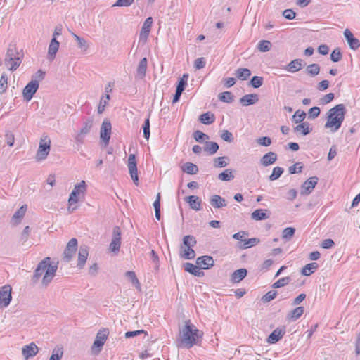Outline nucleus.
Instances as JSON below:
<instances>
[{
	"label": "nucleus",
	"instance_id": "59",
	"mask_svg": "<svg viewBox=\"0 0 360 360\" xmlns=\"http://www.w3.org/2000/svg\"><path fill=\"white\" fill-rule=\"evenodd\" d=\"M143 133L144 138L148 140L150 134L149 117L145 120L144 124L143 125Z\"/></svg>",
	"mask_w": 360,
	"mask_h": 360
},
{
	"label": "nucleus",
	"instance_id": "16",
	"mask_svg": "<svg viewBox=\"0 0 360 360\" xmlns=\"http://www.w3.org/2000/svg\"><path fill=\"white\" fill-rule=\"evenodd\" d=\"M89 256V248L86 245H81L78 253L77 267L81 269L85 265Z\"/></svg>",
	"mask_w": 360,
	"mask_h": 360
},
{
	"label": "nucleus",
	"instance_id": "56",
	"mask_svg": "<svg viewBox=\"0 0 360 360\" xmlns=\"http://www.w3.org/2000/svg\"><path fill=\"white\" fill-rule=\"evenodd\" d=\"M303 165L301 162H296L293 165L289 167L288 172L290 174H293L295 173H301L302 171Z\"/></svg>",
	"mask_w": 360,
	"mask_h": 360
},
{
	"label": "nucleus",
	"instance_id": "19",
	"mask_svg": "<svg viewBox=\"0 0 360 360\" xmlns=\"http://www.w3.org/2000/svg\"><path fill=\"white\" fill-rule=\"evenodd\" d=\"M185 200L189 204L191 209L199 211L202 209V202L198 196L190 195L185 198Z\"/></svg>",
	"mask_w": 360,
	"mask_h": 360
},
{
	"label": "nucleus",
	"instance_id": "4",
	"mask_svg": "<svg viewBox=\"0 0 360 360\" xmlns=\"http://www.w3.org/2000/svg\"><path fill=\"white\" fill-rule=\"evenodd\" d=\"M109 332L106 328L100 330L96 336L95 340L91 347V352L94 354H98L102 350L103 346L107 340Z\"/></svg>",
	"mask_w": 360,
	"mask_h": 360
},
{
	"label": "nucleus",
	"instance_id": "25",
	"mask_svg": "<svg viewBox=\"0 0 360 360\" xmlns=\"http://www.w3.org/2000/svg\"><path fill=\"white\" fill-rule=\"evenodd\" d=\"M277 160V155L274 152H269L266 153L260 160V163L267 167L270 165L274 164Z\"/></svg>",
	"mask_w": 360,
	"mask_h": 360
},
{
	"label": "nucleus",
	"instance_id": "57",
	"mask_svg": "<svg viewBox=\"0 0 360 360\" xmlns=\"http://www.w3.org/2000/svg\"><path fill=\"white\" fill-rule=\"evenodd\" d=\"M30 231L31 230L29 226L25 227L20 238V241L22 245H24L27 241Z\"/></svg>",
	"mask_w": 360,
	"mask_h": 360
},
{
	"label": "nucleus",
	"instance_id": "13",
	"mask_svg": "<svg viewBox=\"0 0 360 360\" xmlns=\"http://www.w3.org/2000/svg\"><path fill=\"white\" fill-rule=\"evenodd\" d=\"M153 25V18L148 17L146 19L142 26V28L139 34V41L146 43L149 35Z\"/></svg>",
	"mask_w": 360,
	"mask_h": 360
},
{
	"label": "nucleus",
	"instance_id": "54",
	"mask_svg": "<svg viewBox=\"0 0 360 360\" xmlns=\"http://www.w3.org/2000/svg\"><path fill=\"white\" fill-rule=\"evenodd\" d=\"M63 355L62 348H54L49 360H60Z\"/></svg>",
	"mask_w": 360,
	"mask_h": 360
},
{
	"label": "nucleus",
	"instance_id": "21",
	"mask_svg": "<svg viewBox=\"0 0 360 360\" xmlns=\"http://www.w3.org/2000/svg\"><path fill=\"white\" fill-rule=\"evenodd\" d=\"M285 334V330L283 328H276L268 337L267 342L274 344L280 340Z\"/></svg>",
	"mask_w": 360,
	"mask_h": 360
},
{
	"label": "nucleus",
	"instance_id": "3",
	"mask_svg": "<svg viewBox=\"0 0 360 360\" xmlns=\"http://www.w3.org/2000/svg\"><path fill=\"white\" fill-rule=\"evenodd\" d=\"M344 104H338L330 108L327 112V121L325 128L330 129L332 132L337 131L341 127L346 114Z\"/></svg>",
	"mask_w": 360,
	"mask_h": 360
},
{
	"label": "nucleus",
	"instance_id": "30",
	"mask_svg": "<svg viewBox=\"0 0 360 360\" xmlns=\"http://www.w3.org/2000/svg\"><path fill=\"white\" fill-rule=\"evenodd\" d=\"M27 210V206L22 205L21 206L13 215L12 217V222L14 224H18L20 222L21 219L25 214Z\"/></svg>",
	"mask_w": 360,
	"mask_h": 360
},
{
	"label": "nucleus",
	"instance_id": "42",
	"mask_svg": "<svg viewBox=\"0 0 360 360\" xmlns=\"http://www.w3.org/2000/svg\"><path fill=\"white\" fill-rule=\"evenodd\" d=\"M306 72L308 75L314 77L319 75L320 72V66L316 63L309 65L306 68Z\"/></svg>",
	"mask_w": 360,
	"mask_h": 360
},
{
	"label": "nucleus",
	"instance_id": "34",
	"mask_svg": "<svg viewBox=\"0 0 360 360\" xmlns=\"http://www.w3.org/2000/svg\"><path fill=\"white\" fill-rule=\"evenodd\" d=\"M266 211L262 209L256 210L251 214V217L256 221L266 219L269 218V216L266 214Z\"/></svg>",
	"mask_w": 360,
	"mask_h": 360
},
{
	"label": "nucleus",
	"instance_id": "43",
	"mask_svg": "<svg viewBox=\"0 0 360 360\" xmlns=\"http://www.w3.org/2000/svg\"><path fill=\"white\" fill-rule=\"evenodd\" d=\"M234 96L230 91H224L219 94V98L221 101L231 103L233 101Z\"/></svg>",
	"mask_w": 360,
	"mask_h": 360
},
{
	"label": "nucleus",
	"instance_id": "64",
	"mask_svg": "<svg viewBox=\"0 0 360 360\" xmlns=\"http://www.w3.org/2000/svg\"><path fill=\"white\" fill-rule=\"evenodd\" d=\"M221 138L228 143H231L233 141V134L228 130L222 131L221 134Z\"/></svg>",
	"mask_w": 360,
	"mask_h": 360
},
{
	"label": "nucleus",
	"instance_id": "1",
	"mask_svg": "<svg viewBox=\"0 0 360 360\" xmlns=\"http://www.w3.org/2000/svg\"><path fill=\"white\" fill-rule=\"evenodd\" d=\"M203 333L199 330L190 320L185 321L184 326L179 330V340L181 347L191 348L198 345L202 338Z\"/></svg>",
	"mask_w": 360,
	"mask_h": 360
},
{
	"label": "nucleus",
	"instance_id": "24",
	"mask_svg": "<svg viewBox=\"0 0 360 360\" xmlns=\"http://www.w3.org/2000/svg\"><path fill=\"white\" fill-rule=\"evenodd\" d=\"M258 95L256 94H246L240 98V102L243 106L253 105L258 101Z\"/></svg>",
	"mask_w": 360,
	"mask_h": 360
},
{
	"label": "nucleus",
	"instance_id": "38",
	"mask_svg": "<svg viewBox=\"0 0 360 360\" xmlns=\"http://www.w3.org/2000/svg\"><path fill=\"white\" fill-rule=\"evenodd\" d=\"M251 75V71L248 68H238L236 71V77L241 80L247 79Z\"/></svg>",
	"mask_w": 360,
	"mask_h": 360
},
{
	"label": "nucleus",
	"instance_id": "48",
	"mask_svg": "<svg viewBox=\"0 0 360 360\" xmlns=\"http://www.w3.org/2000/svg\"><path fill=\"white\" fill-rule=\"evenodd\" d=\"M5 58H22L16 48L13 46L8 47Z\"/></svg>",
	"mask_w": 360,
	"mask_h": 360
},
{
	"label": "nucleus",
	"instance_id": "35",
	"mask_svg": "<svg viewBox=\"0 0 360 360\" xmlns=\"http://www.w3.org/2000/svg\"><path fill=\"white\" fill-rule=\"evenodd\" d=\"M200 121L205 124H210L215 120V116L213 113L207 112L202 114L199 117Z\"/></svg>",
	"mask_w": 360,
	"mask_h": 360
},
{
	"label": "nucleus",
	"instance_id": "55",
	"mask_svg": "<svg viewBox=\"0 0 360 360\" xmlns=\"http://www.w3.org/2000/svg\"><path fill=\"white\" fill-rule=\"evenodd\" d=\"M295 229L292 227L285 228L282 233L283 239L290 240L295 234Z\"/></svg>",
	"mask_w": 360,
	"mask_h": 360
},
{
	"label": "nucleus",
	"instance_id": "28",
	"mask_svg": "<svg viewBox=\"0 0 360 360\" xmlns=\"http://www.w3.org/2000/svg\"><path fill=\"white\" fill-rule=\"evenodd\" d=\"M247 270L245 269H239L233 272L231 276L232 283H237L241 281L247 275Z\"/></svg>",
	"mask_w": 360,
	"mask_h": 360
},
{
	"label": "nucleus",
	"instance_id": "33",
	"mask_svg": "<svg viewBox=\"0 0 360 360\" xmlns=\"http://www.w3.org/2000/svg\"><path fill=\"white\" fill-rule=\"evenodd\" d=\"M183 172L188 174H195L198 172V167L192 162H186L182 167Z\"/></svg>",
	"mask_w": 360,
	"mask_h": 360
},
{
	"label": "nucleus",
	"instance_id": "41",
	"mask_svg": "<svg viewBox=\"0 0 360 360\" xmlns=\"http://www.w3.org/2000/svg\"><path fill=\"white\" fill-rule=\"evenodd\" d=\"M191 248L181 250L180 257L186 259H192L195 257V251Z\"/></svg>",
	"mask_w": 360,
	"mask_h": 360
},
{
	"label": "nucleus",
	"instance_id": "39",
	"mask_svg": "<svg viewBox=\"0 0 360 360\" xmlns=\"http://www.w3.org/2000/svg\"><path fill=\"white\" fill-rule=\"evenodd\" d=\"M231 169H226L218 175V179L221 181H230L234 178Z\"/></svg>",
	"mask_w": 360,
	"mask_h": 360
},
{
	"label": "nucleus",
	"instance_id": "14",
	"mask_svg": "<svg viewBox=\"0 0 360 360\" xmlns=\"http://www.w3.org/2000/svg\"><path fill=\"white\" fill-rule=\"evenodd\" d=\"M111 123L108 120H105L101 125L100 137L108 145L110 139L111 134Z\"/></svg>",
	"mask_w": 360,
	"mask_h": 360
},
{
	"label": "nucleus",
	"instance_id": "27",
	"mask_svg": "<svg viewBox=\"0 0 360 360\" xmlns=\"http://www.w3.org/2000/svg\"><path fill=\"white\" fill-rule=\"evenodd\" d=\"M22 63V58H5L4 64L11 71L15 70Z\"/></svg>",
	"mask_w": 360,
	"mask_h": 360
},
{
	"label": "nucleus",
	"instance_id": "46",
	"mask_svg": "<svg viewBox=\"0 0 360 360\" xmlns=\"http://www.w3.org/2000/svg\"><path fill=\"white\" fill-rule=\"evenodd\" d=\"M8 88V76L4 72L0 78V94L6 92Z\"/></svg>",
	"mask_w": 360,
	"mask_h": 360
},
{
	"label": "nucleus",
	"instance_id": "37",
	"mask_svg": "<svg viewBox=\"0 0 360 360\" xmlns=\"http://www.w3.org/2000/svg\"><path fill=\"white\" fill-rule=\"evenodd\" d=\"M146 70H147V59H146V58H143L141 60V61L139 62V64L137 67L136 71H137L138 75L140 77L143 78L146 75Z\"/></svg>",
	"mask_w": 360,
	"mask_h": 360
},
{
	"label": "nucleus",
	"instance_id": "5",
	"mask_svg": "<svg viewBox=\"0 0 360 360\" xmlns=\"http://www.w3.org/2000/svg\"><path fill=\"white\" fill-rule=\"evenodd\" d=\"M51 140L46 135H43L40 139L39 146L36 155L37 160H43L46 158L50 151Z\"/></svg>",
	"mask_w": 360,
	"mask_h": 360
},
{
	"label": "nucleus",
	"instance_id": "45",
	"mask_svg": "<svg viewBox=\"0 0 360 360\" xmlns=\"http://www.w3.org/2000/svg\"><path fill=\"white\" fill-rule=\"evenodd\" d=\"M197 243L194 236L191 235L185 236L183 238V245L187 248L193 247Z\"/></svg>",
	"mask_w": 360,
	"mask_h": 360
},
{
	"label": "nucleus",
	"instance_id": "52",
	"mask_svg": "<svg viewBox=\"0 0 360 360\" xmlns=\"http://www.w3.org/2000/svg\"><path fill=\"white\" fill-rule=\"evenodd\" d=\"M259 243V239L257 238H250L248 240L245 239V240H244V243L242 245H240V248L245 249L248 248L255 246L257 244H258Z\"/></svg>",
	"mask_w": 360,
	"mask_h": 360
},
{
	"label": "nucleus",
	"instance_id": "11",
	"mask_svg": "<svg viewBox=\"0 0 360 360\" xmlns=\"http://www.w3.org/2000/svg\"><path fill=\"white\" fill-rule=\"evenodd\" d=\"M127 166H128V169L129 171L131 178L132 179L134 183L135 184H138L139 177H138L136 156L134 154H130L129 155Z\"/></svg>",
	"mask_w": 360,
	"mask_h": 360
},
{
	"label": "nucleus",
	"instance_id": "63",
	"mask_svg": "<svg viewBox=\"0 0 360 360\" xmlns=\"http://www.w3.org/2000/svg\"><path fill=\"white\" fill-rule=\"evenodd\" d=\"M5 139H6V141L7 144L10 147H12L13 146L14 141H15V137H14V134H13V132H11V131H6L5 133Z\"/></svg>",
	"mask_w": 360,
	"mask_h": 360
},
{
	"label": "nucleus",
	"instance_id": "32",
	"mask_svg": "<svg viewBox=\"0 0 360 360\" xmlns=\"http://www.w3.org/2000/svg\"><path fill=\"white\" fill-rule=\"evenodd\" d=\"M304 308L303 307H297L292 310L287 316L289 320L296 321L304 313Z\"/></svg>",
	"mask_w": 360,
	"mask_h": 360
},
{
	"label": "nucleus",
	"instance_id": "53",
	"mask_svg": "<svg viewBox=\"0 0 360 360\" xmlns=\"http://www.w3.org/2000/svg\"><path fill=\"white\" fill-rule=\"evenodd\" d=\"M193 135L195 140L199 143H202L205 140L209 139L208 135L199 130L195 131Z\"/></svg>",
	"mask_w": 360,
	"mask_h": 360
},
{
	"label": "nucleus",
	"instance_id": "20",
	"mask_svg": "<svg viewBox=\"0 0 360 360\" xmlns=\"http://www.w3.org/2000/svg\"><path fill=\"white\" fill-rule=\"evenodd\" d=\"M60 43L55 38H52L48 49V58L53 60L58 51Z\"/></svg>",
	"mask_w": 360,
	"mask_h": 360
},
{
	"label": "nucleus",
	"instance_id": "15",
	"mask_svg": "<svg viewBox=\"0 0 360 360\" xmlns=\"http://www.w3.org/2000/svg\"><path fill=\"white\" fill-rule=\"evenodd\" d=\"M38 352V347L35 345V343L31 342L30 344L22 347V354L24 356V359L27 360L29 358L36 356Z\"/></svg>",
	"mask_w": 360,
	"mask_h": 360
},
{
	"label": "nucleus",
	"instance_id": "23",
	"mask_svg": "<svg viewBox=\"0 0 360 360\" xmlns=\"http://www.w3.org/2000/svg\"><path fill=\"white\" fill-rule=\"evenodd\" d=\"M310 124L307 122L300 123L293 128V131L295 133H299L302 136L309 134L311 131L312 128L309 127Z\"/></svg>",
	"mask_w": 360,
	"mask_h": 360
},
{
	"label": "nucleus",
	"instance_id": "51",
	"mask_svg": "<svg viewBox=\"0 0 360 360\" xmlns=\"http://www.w3.org/2000/svg\"><path fill=\"white\" fill-rule=\"evenodd\" d=\"M283 173V169L280 167H276L273 169L272 174L269 176L270 181H275L278 179Z\"/></svg>",
	"mask_w": 360,
	"mask_h": 360
},
{
	"label": "nucleus",
	"instance_id": "62",
	"mask_svg": "<svg viewBox=\"0 0 360 360\" xmlns=\"http://www.w3.org/2000/svg\"><path fill=\"white\" fill-rule=\"evenodd\" d=\"M263 84V78L262 77L259 76H254L250 80V84L254 88H259Z\"/></svg>",
	"mask_w": 360,
	"mask_h": 360
},
{
	"label": "nucleus",
	"instance_id": "7",
	"mask_svg": "<svg viewBox=\"0 0 360 360\" xmlns=\"http://www.w3.org/2000/svg\"><path fill=\"white\" fill-rule=\"evenodd\" d=\"M121 246V230L117 226L113 228L112 237L109 245V250L117 255Z\"/></svg>",
	"mask_w": 360,
	"mask_h": 360
},
{
	"label": "nucleus",
	"instance_id": "44",
	"mask_svg": "<svg viewBox=\"0 0 360 360\" xmlns=\"http://www.w3.org/2000/svg\"><path fill=\"white\" fill-rule=\"evenodd\" d=\"M126 276L130 279V281H131L132 284L139 290H140L141 288V286H140V283L136 276V274L134 271H128L126 272Z\"/></svg>",
	"mask_w": 360,
	"mask_h": 360
},
{
	"label": "nucleus",
	"instance_id": "60",
	"mask_svg": "<svg viewBox=\"0 0 360 360\" xmlns=\"http://www.w3.org/2000/svg\"><path fill=\"white\" fill-rule=\"evenodd\" d=\"M276 295L277 292L276 290H270L262 297V301L263 302H269L274 300Z\"/></svg>",
	"mask_w": 360,
	"mask_h": 360
},
{
	"label": "nucleus",
	"instance_id": "12",
	"mask_svg": "<svg viewBox=\"0 0 360 360\" xmlns=\"http://www.w3.org/2000/svg\"><path fill=\"white\" fill-rule=\"evenodd\" d=\"M318 181L317 176H312L306 180L302 184L300 194L303 195L310 194L318 184Z\"/></svg>",
	"mask_w": 360,
	"mask_h": 360
},
{
	"label": "nucleus",
	"instance_id": "8",
	"mask_svg": "<svg viewBox=\"0 0 360 360\" xmlns=\"http://www.w3.org/2000/svg\"><path fill=\"white\" fill-rule=\"evenodd\" d=\"M77 249V240L75 238L70 240L68 243L64 252H63V259L66 262H69L74 255Z\"/></svg>",
	"mask_w": 360,
	"mask_h": 360
},
{
	"label": "nucleus",
	"instance_id": "10",
	"mask_svg": "<svg viewBox=\"0 0 360 360\" xmlns=\"http://www.w3.org/2000/svg\"><path fill=\"white\" fill-rule=\"evenodd\" d=\"M39 88V82L32 79L24 88L22 94L26 101H30Z\"/></svg>",
	"mask_w": 360,
	"mask_h": 360
},
{
	"label": "nucleus",
	"instance_id": "17",
	"mask_svg": "<svg viewBox=\"0 0 360 360\" xmlns=\"http://www.w3.org/2000/svg\"><path fill=\"white\" fill-rule=\"evenodd\" d=\"M344 36L351 49L356 50L360 46L359 40L354 37L353 34L349 29L345 30Z\"/></svg>",
	"mask_w": 360,
	"mask_h": 360
},
{
	"label": "nucleus",
	"instance_id": "47",
	"mask_svg": "<svg viewBox=\"0 0 360 360\" xmlns=\"http://www.w3.org/2000/svg\"><path fill=\"white\" fill-rule=\"evenodd\" d=\"M290 281H291V278L289 276L281 278L278 279L277 281H276L272 285V287L274 288H279L283 287V286L288 285L290 282Z\"/></svg>",
	"mask_w": 360,
	"mask_h": 360
},
{
	"label": "nucleus",
	"instance_id": "6",
	"mask_svg": "<svg viewBox=\"0 0 360 360\" xmlns=\"http://www.w3.org/2000/svg\"><path fill=\"white\" fill-rule=\"evenodd\" d=\"M86 184L84 181H82L79 184L75 185L72 191L71 192L68 202H77L80 198H83L86 191Z\"/></svg>",
	"mask_w": 360,
	"mask_h": 360
},
{
	"label": "nucleus",
	"instance_id": "9",
	"mask_svg": "<svg viewBox=\"0 0 360 360\" xmlns=\"http://www.w3.org/2000/svg\"><path fill=\"white\" fill-rule=\"evenodd\" d=\"M12 288L9 285L0 288V308L6 307L11 302Z\"/></svg>",
	"mask_w": 360,
	"mask_h": 360
},
{
	"label": "nucleus",
	"instance_id": "58",
	"mask_svg": "<svg viewBox=\"0 0 360 360\" xmlns=\"http://www.w3.org/2000/svg\"><path fill=\"white\" fill-rule=\"evenodd\" d=\"M226 157H219L216 158L214 160V167H224L228 165L226 161Z\"/></svg>",
	"mask_w": 360,
	"mask_h": 360
},
{
	"label": "nucleus",
	"instance_id": "22",
	"mask_svg": "<svg viewBox=\"0 0 360 360\" xmlns=\"http://www.w3.org/2000/svg\"><path fill=\"white\" fill-rule=\"evenodd\" d=\"M184 270L192 275L201 277L204 275V272L200 270V266L194 265L191 263L186 262L184 264Z\"/></svg>",
	"mask_w": 360,
	"mask_h": 360
},
{
	"label": "nucleus",
	"instance_id": "49",
	"mask_svg": "<svg viewBox=\"0 0 360 360\" xmlns=\"http://www.w3.org/2000/svg\"><path fill=\"white\" fill-rule=\"evenodd\" d=\"M271 44L269 41L262 40L258 43L257 48L261 52H266L271 49Z\"/></svg>",
	"mask_w": 360,
	"mask_h": 360
},
{
	"label": "nucleus",
	"instance_id": "40",
	"mask_svg": "<svg viewBox=\"0 0 360 360\" xmlns=\"http://www.w3.org/2000/svg\"><path fill=\"white\" fill-rule=\"evenodd\" d=\"M306 117V113L300 110L295 111V114L292 117V121L296 124L304 122L303 120Z\"/></svg>",
	"mask_w": 360,
	"mask_h": 360
},
{
	"label": "nucleus",
	"instance_id": "2",
	"mask_svg": "<svg viewBox=\"0 0 360 360\" xmlns=\"http://www.w3.org/2000/svg\"><path fill=\"white\" fill-rule=\"evenodd\" d=\"M51 258L49 257H45L41 262L39 263L36 269L34 270L32 281L35 283L44 274L41 285L43 287H47L52 281L56 275L58 266L56 265H51L50 264Z\"/></svg>",
	"mask_w": 360,
	"mask_h": 360
},
{
	"label": "nucleus",
	"instance_id": "36",
	"mask_svg": "<svg viewBox=\"0 0 360 360\" xmlns=\"http://www.w3.org/2000/svg\"><path fill=\"white\" fill-rule=\"evenodd\" d=\"M319 268V265L316 262L309 263L305 265L302 270V274L304 276H310L313 274L317 269Z\"/></svg>",
	"mask_w": 360,
	"mask_h": 360
},
{
	"label": "nucleus",
	"instance_id": "18",
	"mask_svg": "<svg viewBox=\"0 0 360 360\" xmlns=\"http://www.w3.org/2000/svg\"><path fill=\"white\" fill-rule=\"evenodd\" d=\"M214 259L211 256L204 255L196 259V264L200 269H208L214 266Z\"/></svg>",
	"mask_w": 360,
	"mask_h": 360
},
{
	"label": "nucleus",
	"instance_id": "50",
	"mask_svg": "<svg viewBox=\"0 0 360 360\" xmlns=\"http://www.w3.org/2000/svg\"><path fill=\"white\" fill-rule=\"evenodd\" d=\"M72 36L75 38V39L77 41L78 46L82 50H83L84 51H86L89 46H88V44H87L86 40L84 39L83 38H81L80 37L75 34V33H72Z\"/></svg>",
	"mask_w": 360,
	"mask_h": 360
},
{
	"label": "nucleus",
	"instance_id": "26",
	"mask_svg": "<svg viewBox=\"0 0 360 360\" xmlns=\"http://www.w3.org/2000/svg\"><path fill=\"white\" fill-rule=\"evenodd\" d=\"M303 67V60L302 59H295L292 60L285 68V70L290 72H296L300 70Z\"/></svg>",
	"mask_w": 360,
	"mask_h": 360
},
{
	"label": "nucleus",
	"instance_id": "31",
	"mask_svg": "<svg viewBox=\"0 0 360 360\" xmlns=\"http://www.w3.org/2000/svg\"><path fill=\"white\" fill-rule=\"evenodd\" d=\"M203 149L204 151L207 153L209 155H214L218 150L219 145L216 142L205 141Z\"/></svg>",
	"mask_w": 360,
	"mask_h": 360
},
{
	"label": "nucleus",
	"instance_id": "29",
	"mask_svg": "<svg viewBox=\"0 0 360 360\" xmlns=\"http://www.w3.org/2000/svg\"><path fill=\"white\" fill-rule=\"evenodd\" d=\"M210 204L215 208H221L227 205L226 200L219 195H214L211 197Z\"/></svg>",
	"mask_w": 360,
	"mask_h": 360
},
{
	"label": "nucleus",
	"instance_id": "61",
	"mask_svg": "<svg viewBox=\"0 0 360 360\" xmlns=\"http://www.w3.org/2000/svg\"><path fill=\"white\" fill-rule=\"evenodd\" d=\"M342 57V53L339 49H334L330 54V60L333 62H338Z\"/></svg>",
	"mask_w": 360,
	"mask_h": 360
}]
</instances>
